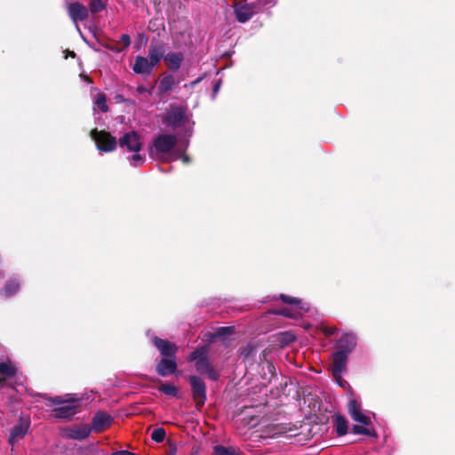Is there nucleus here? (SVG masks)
Listing matches in <instances>:
<instances>
[{
    "mask_svg": "<svg viewBox=\"0 0 455 455\" xmlns=\"http://www.w3.org/2000/svg\"><path fill=\"white\" fill-rule=\"evenodd\" d=\"M176 136L170 134H160L153 140L149 148V155L153 158H166L171 156L172 160L181 158L184 163L188 162V157L180 154L172 153L176 145Z\"/></svg>",
    "mask_w": 455,
    "mask_h": 455,
    "instance_id": "f257e3e1",
    "label": "nucleus"
},
{
    "mask_svg": "<svg viewBox=\"0 0 455 455\" xmlns=\"http://www.w3.org/2000/svg\"><path fill=\"white\" fill-rule=\"evenodd\" d=\"M120 148L127 152L133 153L128 158L132 166L138 167L144 164L145 156L140 154L142 148L141 136L136 132L125 133L119 139Z\"/></svg>",
    "mask_w": 455,
    "mask_h": 455,
    "instance_id": "f03ea898",
    "label": "nucleus"
},
{
    "mask_svg": "<svg viewBox=\"0 0 455 455\" xmlns=\"http://www.w3.org/2000/svg\"><path fill=\"white\" fill-rule=\"evenodd\" d=\"M164 124L172 127L173 129L182 127L187 132L192 128L194 122L190 120L184 108L180 107H172L165 116Z\"/></svg>",
    "mask_w": 455,
    "mask_h": 455,
    "instance_id": "7ed1b4c3",
    "label": "nucleus"
},
{
    "mask_svg": "<svg viewBox=\"0 0 455 455\" xmlns=\"http://www.w3.org/2000/svg\"><path fill=\"white\" fill-rule=\"evenodd\" d=\"M281 299L291 306V307H284L280 311L274 312L275 314L282 315L289 318H299L305 312L308 310V306L307 303L302 302V300L290 297L287 295L282 294L280 296Z\"/></svg>",
    "mask_w": 455,
    "mask_h": 455,
    "instance_id": "20e7f679",
    "label": "nucleus"
},
{
    "mask_svg": "<svg viewBox=\"0 0 455 455\" xmlns=\"http://www.w3.org/2000/svg\"><path fill=\"white\" fill-rule=\"evenodd\" d=\"M65 399H61L60 397H56L52 402L56 404L67 403L60 407L55 409V416L58 419H71L77 411V405L73 404L76 402H78L79 399L76 398L74 395H67Z\"/></svg>",
    "mask_w": 455,
    "mask_h": 455,
    "instance_id": "39448f33",
    "label": "nucleus"
},
{
    "mask_svg": "<svg viewBox=\"0 0 455 455\" xmlns=\"http://www.w3.org/2000/svg\"><path fill=\"white\" fill-rule=\"evenodd\" d=\"M206 348L204 347L197 348L191 354L190 360L196 361V367L198 372L207 375L211 379H217L218 374L211 367L206 358Z\"/></svg>",
    "mask_w": 455,
    "mask_h": 455,
    "instance_id": "423d86ee",
    "label": "nucleus"
},
{
    "mask_svg": "<svg viewBox=\"0 0 455 455\" xmlns=\"http://www.w3.org/2000/svg\"><path fill=\"white\" fill-rule=\"evenodd\" d=\"M91 137L95 141L97 148L102 152H111L116 148V139L109 132L93 129L91 132Z\"/></svg>",
    "mask_w": 455,
    "mask_h": 455,
    "instance_id": "0eeeda50",
    "label": "nucleus"
},
{
    "mask_svg": "<svg viewBox=\"0 0 455 455\" xmlns=\"http://www.w3.org/2000/svg\"><path fill=\"white\" fill-rule=\"evenodd\" d=\"M347 409L353 420L364 426L371 425V416L362 411L361 404L355 399H351L348 402Z\"/></svg>",
    "mask_w": 455,
    "mask_h": 455,
    "instance_id": "6e6552de",
    "label": "nucleus"
},
{
    "mask_svg": "<svg viewBox=\"0 0 455 455\" xmlns=\"http://www.w3.org/2000/svg\"><path fill=\"white\" fill-rule=\"evenodd\" d=\"M190 384L196 404L202 406L206 399L205 385L204 381L196 376H192L190 378Z\"/></svg>",
    "mask_w": 455,
    "mask_h": 455,
    "instance_id": "1a4fd4ad",
    "label": "nucleus"
},
{
    "mask_svg": "<svg viewBox=\"0 0 455 455\" xmlns=\"http://www.w3.org/2000/svg\"><path fill=\"white\" fill-rule=\"evenodd\" d=\"M68 11L70 18L75 23H77V21H83L86 20L88 16L87 8L79 3L70 4L68 7ZM76 28L78 31H80V28L77 24H76Z\"/></svg>",
    "mask_w": 455,
    "mask_h": 455,
    "instance_id": "9d476101",
    "label": "nucleus"
},
{
    "mask_svg": "<svg viewBox=\"0 0 455 455\" xmlns=\"http://www.w3.org/2000/svg\"><path fill=\"white\" fill-rule=\"evenodd\" d=\"M348 355L346 352L336 351L332 355L331 371L333 376L339 378L347 368V361Z\"/></svg>",
    "mask_w": 455,
    "mask_h": 455,
    "instance_id": "9b49d317",
    "label": "nucleus"
},
{
    "mask_svg": "<svg viewBox=\"0 0 455 455\" xmlns=\"http://www.w3.org/2000/svg\"><path fill=\"white\" fill-rule=\"evenodd\" d=\"M235 12L237 20L244 23L254 14V7L251 4H240L235 6Z\"/></svg>",
    "mask_w": 455,
    "mask_h": 455,
    "instance_id": "f8f14e48",
    "label": "nucleus"
},
{
    "mask_svg": "<svg viewBox=\"0 0 455 455\" xmlns=\"http://www.w3.org/2000/svg\"><path fill=\"white\" fill-rule=\"evenodd\" d=\"M111 417L105 412H98L92 422V429L100 432L111 424Z\"/></svg>",
    "mask_w": 455,
    "mask_h": 455,
    "instance_id": "ddd939ff",
    "label": "nucleus"
},
{
    "mask_svg": "<svg viewBox=\"0 0 455 455\" xmlns=\"http://www.w3.org/2000/svg\"><path fill=\"white\" fill-rule=\"evenodd\" d=\"M28 427V421L25 419H20V423L16 425L11 432V435L9 438L10 443L13 445L14 443L17 442L19 439L23 438L26 435Z\"/></svg>",
    "mask_w": 455,
    "mask_h": 455,
    "instance_id": "4468645a",
    "label": "nucleus"
},
{
    "mask_svg": "<svg viewBox=\"0 0 455 455\" xmlns=\"http://www.w3.org/2000/svg\"><path fill=\"white\" fill-rule=\"evenodd\" d=\"M154 345L158 348L163 355L172 356L177 352V347L168 340L161 339L156 337L153 339Z\"/></svg>",
    "mask_w": 455,
    "mask_h": 455,
    "instance_id": "2eb2a0df",
    "label": "nucleus"
},
{
    "mask_svg": "<svg viewBox=\"0 0 455 455\" xmlns=\"http://www.w3.org/2000/svg\"><path fill=\"white\" fill-rule=\"evenodd\" d=\"M154 67L149 62L148 59L142 56H138L135 59V62L132 66V70L136 74L145 75L150 74Z\"/></svg>",
    "mask_w": 455,
    "mask_h": 455,
    "instance_id": "dca6fc26",
    "label": "nucleus"
},
{
    "mask_svg": "<svg viewBox=\"0 0 455 455\" xmlns=\"http://www.w3.org/2000/svg\"><path fill=\"white\" fill-rule=\"evenodd\" d=\"M355 337L353 334H345L338 342V351L346 352V354L348 355L355 348Z\"/></svg>",
    "mask_w": 455,
    "mask_h": 455,
    "instance_id": "f3484780",
    "label": "nucleus"
},
{
    "mask_svg": "<svg viewBox=\"0 0 455 455\" xmlns=\"http://www.w3.org/2000/svg\"><path fill=\"white\" fill-rule=\"evenodd\" d=\"M177 368L176 362L173 359L164 358L157 365V372L163 377L169 376L175 372Z\"/></svg>",
    "mask_w": 455,
    "mask_h": 455,
    "instance_id": "a211bd4d",
    "label": "nucleus"
},
{
    "mask_svg": "<svg viewBox=\"0 0 455 455\" xmlns=\"http://www.w3.org/2000/svg\"><path fill=\"white\" fill-rule=\"evenodd\" d=\"M164 60L171 70H178L184 60V55L181 52H169L164 55Z\"/></svg>",
    "mask_w": 455,
    "mask_h": 455,
    "instance_id": "6ab92c4d",
    "label": "nucleus"
},
{
    "mask_svg": "<svg viewBox=\"0 0 455 455\" xmlns=\"http://www.w3.org/2000/svg\"><path fill=\"white\" fill-rule=\"evenodd\" d=\"M164 57V49L161 44H152L148 50V60L155 68Z\"/></svg>",
    "mask_w": 455,
    "mask_h": 455,
    "instance_id": "aec40b11",
    "label": "nucleus"
},
{
    "mask_svg": "<svg viewBox=\"0 0 455 455\" xmlns=\"http://www.w3.org/2000/svg\"><path fill=\"white\" fill-rule=\"evenodd\" d=\"M92 427L83 425L70 429L68 435L73 439L83 440L90 435Z\"/></svg>",
    "mask_w": 455,
    "mask_h": 455,
    "instance_id": "412c9836",
    "label": "nucleus"
},
{
    "mask_svg": "<svg viewBox=\"0 0 455 455\" xmlns=\"http://www.w3.org/2000/svg\"><path fill=\"white\" fill-rule=\"evenodd\" d=\"M16 371L17 370L15 365L10 360L1 362L0 375L3 376V379H0V383L3 381L4 379L13 377L16 374Z\"/></svg>",
    "mask_w": 455,
    "mask_h": 455,
    "instance_id": "4be33fe9",
    "label": "nucleus"
},
{
    "mask_svg": "<svg viewBox=\"0 0 455 455\" xmlns=\"http://www.w3.org/2000/svg\"><path fill=\"white\" fill-rule=\"evenodd\" d=\"M100 110L101 112H108V106L107 104V97L102 92H98L93 99V111Z\"/></svg>",
    "mask_w": 455,
    "mask_h": 455,
    "instance_id": "5701e85b",
    "label": "nucleus"
},
{
    "mask_svg": "<svg viewBox=\"0 0 455 455\" xmlns=\"http://www.w3.org/2000/svg\"><path fill=\"white\" fill-rule=\"evenodd\" d=\"M176 84L172 75H165L162 77L158 88L161 92H167L172 91Z\"/></svg>",
    "mask_w": 455,
    "mask_h": 455,
    "instance_id": "b1692460",
    "label": "nucleus"
},
{
    "mask_svg": "<svg viewBox=\"0 0 455 455\" xmlns=\"http://www.w3.org/2000/svg\"><path fill=\"white\" fill-rule=\"evenodd\" d=\"M20 289V283L16 279H11L6 283L2 293L5 297H10L15 294Z\"/></svg>",
    "mask_w": 455,
    "mask_h": 455,
    "instance_id": "393cba45",
    "label": "nucleus"
},
{
    "mask_svg": "<svg viewBox=\"0 0 455 455\" xmlns=\"http://www.w3.org/2000/svg\"><path fill=\"white\" fill-rule=\"evenodd\" d=\"M212 455H240L238 450L230 446L216 445Z\"/></svg>",
    "mask_w": 455,
    "mask_h": 455,
    "instance_id": "a878e982",
    "label": "nucleus"
},
{
    "mask_svg": "<svg viewBox=\"0 0 455 455\" xmlns=\"http://www.w3.org/2000/svg\"><path fill=\"white\" fill-rule=\"evenodd\" d=\"M335 428L339 435H345L347 432V422L344 417L337 416L335 419Z\"/></svg>",
    "mask_w": 455,
    "mask_h": 455,
    "instance_id": "bb28decb",
    "label": "nucleus"
},
{
    "mask_svg": "<svg viewBox=\"0 0 455 455\" xmlns=\"http://www.w3.org/2000/svg\"><path fill=\"white\" fill-rule=\"evenodd\" d=\"M369 426L355 425L352 427V432L355 435H365L372 437H377L376 431L373 428L368 427Z\"/></svg>",
    "mask_w": 455,
    "mask_h": 455,
    "instance_id": "cd10ccee",
    "label": "nucleus"
},
{
    "mask_svg": "<svg viewBox=\"0 0 455 455\" xmlns=\"http://www.w3.org/2000/svg\"><path fill=\"white\" fill-rule=\"evenodd\" d=\"M158 390L170 396L177 395V388L172 384H163L158 387Z\"/></svg>",
    "mask_w": 455,
    "mask_h": 455,
    "instance_id": "c85d7f7f",
    "label": "nucleus"
},
{
    "mask_svg": "<svg viewBox=\"0 0 455 455\" xmlns=\"http://www.w3.org/2000/svg\"><path fill=\"white\" fill-rule=\"evenodd\" d=\"M89 7L91 12L97 13L105 9V4L101 0H91Z\"/></svg>",
    "mask_w": 455,
    "mask_h": 455,
    "instance_id": "c756f323",
    "label": "nucleus"
},
{
    "mask_svg": "<svg viewBox=\"0 0 455 455\" xmlns=\"http://www.w3.org/2000/svg\"><path fill=\"white\" fill-rule=\"evenodd\" d=\"M151 438L156 443L163 442L165 438V430L162 427L154 429L151 434Z\"/></svg>",
    "mask_w": 455,
    "mask_h": 455,
    "instance_id": "7c9ffc66",
    "label": "nucleus"
},
{
    "mask_svg": "<svg viewBox=\"0 0 455 455\" xmlns=\"http://www.w3.org/2000/svg\"><path fill=\"white\" fill-rule=\"evenodd\" d=\"M295 339V336L290 332L281 333V341L283 344H289Z\"/></svg>",
    "mask_w": 455,
    "mask_h": 455,
    "instance_id": "2f4dec72",
    "label": "nucleus"
},
{
    "mask_svg": "<svg viewBox=\"0 0 455 455\" xmlns=\"http://www.w3.org/2000/svg\"><path fill=\"white\" fill-rule=\"evenodd\" d=\"M341 375H342V374H339V378H338L337 376H333V377H334V379H335V381H336V382H337L340 387H344V388H345L346 387H347V386H348V383H347L345 379H342V376H341Z\"/></svg>",
    "mask_w": 455,
    "mask_h": 455,
    "instance_id": "473e14b6",
    "label": "nucleus"
},
{
    "mask_svg": "<svg viewBox=\"0 0 455 455\" xmlns=\"http://www.w3.org/2000/svg\"><path fill=\"white\" fill-rule=\"evenodd\" d=\"M120 42L123 43L125 47H128L131 44V38L128 35L124 34L120 37Z\"/></svg>",
    "mask_w": 455,
    "mask_h": 455,
    "instance_id": "72a5a7b5",
    "label": "nucleus"
},
{
    "mask_svg": "<svg viewBox=\"0 0 455 455\" xmlns=\"http://www.w3.org/2000/svg\"><path fill=\"white\" fill-rule=\"evenodd\" d=\"M323 331L326 335L330 336L336 332V328L335 327H324Z\"/></svg>",
    "mask_w": 455,
    "mask_h": 455,
    "instance_id": "f704fd0d",
    "label": "nucleus"
},
{
    "mask_svg": "<svg viewBox=\"0 0 455 455\" xmlns=\"http://www.w3.org/2000/svg\"><path fill=\"white\" fill-rule=\"evenodd\" d=\"M234 330L233 327H225V328H220L219 331H218V334L219 335H222L223 333H226V332H232Z\"/></svg>",
    "mask_w": 455,
    "mask_h": 455,
    "instance_id": "c9c22d12",
    "label": "nucleus"
},
{
    "mask_svg": "<svg viewBox=\"0 0 455 455\" xmlns=\"http://www.w3.org/2000/svg\"><path fill=\"white\" fill-rule=\"evenodd\" d=\"M220 87V82L217 83L213 88V97L218 93Z\"/></svg>",
    "mask_w": 455,
    "mask_h": 455,
    "instance_id": "e433bc0d",
    "label": "nucleus"
},
{
    "mask_svg": "<svg viewBox=\"0 0 455 455\" xmlns=\"http://www.w3.org/2000/svg\"><path fill=\"white\" fill-rule=\"evenodd\" d=\"M69 55H70L71 57H75V55H76V54H75V52H69Z\"/></svg>",
    "mask_w": 455,
    "mask_h": 455,
    "instance_id": "4c0bfd02",
    "label": "nucleus"
}]
</instances>
